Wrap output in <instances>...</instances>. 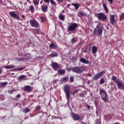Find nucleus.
<instances>
[{
	"instance_id": "2f4dec72",
	"label": "nucleus",
	"mask_w": 124,
	"mask_h": 124,
	"mask_svg": "<svg viewBox=\"0 0 124 124\" xmlns=\"http://www.w3.org/2000/svg\"><path fill=\"white\" fill-rule=\"evenodd\" d=\"M104 82H105V80H104V78H102L100 80V85H102V84H104Z\"/></svg>"
},
{
	"instance_id": "052dcab7",
	"label": "nucleus",
	"mask_w": 124,
	"mask_h": 124,
	"mask_svg": "<svg viewBox=\"0 0 124 124\" xmlns=\"http://www.w3.org/2000/svg\"><path fill=\"white\" fill-rule=\"evenodd\" d=\"M54 119H59V118H58V117L55 116Z\"/></svg>"
},
{
	"instance_id": "9b49d317",
	"label": "nucleus",
	"mask_w": 124,
	"mask_h": 124,
	"mask_svg": "<svg viewBox=\"0 0 124 124\" xmlns=\"http://www.w3.org/2000/svg\"><path fill=\"white\" fill-rule=\"evenodd\" d=\"M103 74H104V73L102 71L98 73H97L93 77V80H97L98 79H99L100 78V77H101V76H102V75H103Z\"/></svg>"
},
{
	"instance_id": "1a4fd4ad",
	"label": "nucleus",
	"mask_w": 124,
	"mask_h": 124,
	"mask_svg": "<svg viewBox=\"0 0 124 124\" xmlns=\"http://www.w3.org/2000/svg\"><path fill=\"white\" fill-rule=\"evenodd\" d=\"M33 90V87L31 86V85H26L23 87V91L24 92H27V93H31Z\"/></svg>"
},
{
	"instance_id": "7c9ffc66",
	"label": "nucleus",
	"mask_w": 124,
	"mask_h": 124,
	"mask_svg": "<svg viewBox=\"0 0 124 124\" xmlns=\"http://www.w3.org/2000/svg\"><path fill=\"white\" fill-rule=\"evenodd\" d=\"M78 13L80 16H87V14L84 13L82 11H80Z\"/></svg>"
},
{
	"instance_id": "4468645a",
	"label": "nucleus",
	"mask_w": 124,
	"mask_h": 124,
	"mask_svg": "<svg viewBox=\"0 0 124 124\" xmlns=\"http://www.w3.org/2000/svg\"><path fill=\"white\" fill-rule=\"evenodd\" d=\"M79 61L80 62H82V63H84L85 64H89V63H90L89 60H87L86 59L83 58H80Z\"/></svg>"
},
{
	"instance_id": "cd10ccee",
	"label": "nucleus",
	"mask_w": 124,
	"mask_h": 124,
	"mask_svg": "<svg viewBox=\"0 0 124 124\" xmlns=\"http://www.w3.org/2000/svg\"><path fill=\"white\" fill-rule=\"evenodd\" d=\"M103 7H104L106 13H108V8L106 6L105 3H103Z\"/></svg>"
},
{
	"instance_id": "58836bf2",
	"label": "nucleus",
	"mask_w": 124,
	"mask_h": 124,
	"mask_svg": "<svg viewBox=\"0 0 124 124\" xmlns=\"http://www.w3.org/2000/svg\"><path fill=\"white\" fill-rule=\"evenodd\" d=\"M40 19L41 20V22H45V21H46V18L44 16H40Z\"/></svg>"
},
{
	"instance_id": "a211bd4d",
	"label": "nucleus",
	"mask_w": 124,
	"mask_h": 124,
	"mask_svg": "<svg viewBox=\"0 0 124 124\" xmlns=\"http://www.w3.org/2000/svg\"><path fill=\"white\" fill-rule=\"evenodd\" d=\"M68 81V80L67 79V78H65V77H63L62 78H61V80H60V84H62L63 83H65L66 82H67Z\"/></svg>"
},
{
	"instance_id": "ddd939ff",
	"label": "nucleus",
	"mask_w": 124,
	"mask_h": 124,
	"mask_svg": "<svg viewBox=\"0 0 124 124\" xmlns=\"http://www.w3.org/2000/svg\"><path fill=\"white\" fill-rule=\"evenodd\" d=\"M41 9L43 12H47L48 11V6L45 3L41 6Z\"/></svg>"
},
{
	"instance_id": "9d476101",
	"label": "nucleus",
	"mask_w": 124,
	"mask_h": 124,
	"mask_svg": "<svg viewBox=\"0 0 124 124\" xmlns=\"http://www.w3.org/2000/svg\"><path fill=\"white\" fill-rule=\"evenodd\" d=\"M71 116L73 118V121H80V120L81 119L80 115H78V114H76L74 112H72L71 114Z\"/></svg>"
},
{
	"instance_id": "37998d69",
	"label": "nucleus",
	"mask_w": 124,
	"mask_h": 124,
	"mask_svg": "<svg viewBox=\"0 0 124 124\" xmlns=\"http://www.w3.org/2000/svg\"><path fill=\"white\" fill-rule=\"evenodd\" d=\"M78 91H79V89H77V90H75L74 91V93H73V94H74V93H78Z\"/></svg>"
},
{
	"instance_id": "423d86ee",
	"label": "nucleus",
	"mask_w": 124,
	"mask_h": 124,
	"mask_svg": "<svg viewBox=\"0 0 124 124\" xmlns=\"http://www.w3.org/2000/svg\"><path fill=\"white\" fill-rule=\"evenodd\" d=\"M78 27V24L77 23H72L67 28L68 31H75L76 29Z\"/></svg>"
},
{
	"instance_id": "338daca9",
	"label": "nucleus",
	"mask_w": 124,
	"mask_h": 124,
	"mask_svg": "<svg viewBox=\"0 0 124 124\" xmlns=\"http://www.w3.org/2000/svg\"><path fill=\"white\" fill-rule=\"evenodd\" d=\"M63 12H64V10L62 11V13H63Z\"/></svg>"
},
{
	"instance_id": "e2e57ef3",
	"label": "nucleus",
	"mask_w": 124,
	"mask_h": 124,
	"mask_svg": "<svg viewBox=\"0 0 124 124\" xmlns=\"http://www.w3.org/2000/svg\"><path fill=\"white\" fill-rule=\"evenodd\" d=\"M29 59H30V57H28L27 58H25L26 60H29Z\"/></svg>"
},
{
	"instance_id": "473e14b6",
	"label": "nucleus",
	"mask_w": 124,
	"mask_h": 124,
	"mask_svg": "<svg viewBox=\"0 0 124 124\" xmlns=\"http://www.w3.org/2000/svg\"><path fill=\"white\" fill-rule=\"evenodd\" d=\"M60 81V79H54L53 80V85H56V84H58V82Z\"/></svg>"
},
{
	"instance_id": "8fccbe9b",
	"label": "nucleus",
	"mask_w": 124,
	"mask_h": 124,
	"mask_svg": "<svg viewBox=\"0 0 124 124\" xmlns=\"http://www.w3.org/2000/svg\"><path fill=\"white\" fill-rule=\"evenodd\" d=\"M45 2H46L47 3H49L50 2V0H44Z\"/></svg>"
},
{
	"instance_id": "f3484780",
	"label": "nucleus",
	"mask_w": 124,
	"mask_h": 124,
	"mask_svg": "<svg viewBox=\"0 0 124 124\" xmlns=\"http://www.w3.org/2000/svg\"><path fill=\"white\" fill-rule=\"evenodd\" d=\"M59 56V53L56 52V51H53V53L49 54V56L51 58H55Z\"/></svg>"
},
{
	"instance_id": "49530a36",
	"label": "nucleus",
	"mask_w": 124,
	"mask_h": 124,
	"mask_svg": "<svg viewBox=\"0 0 124 124\" xmlns=\"http://www.w3.org/2000/svg\"><path fill=\"white\" fill-rule=\"evenodd\" d=\"M16 97V98H20V97H21V94H18Z\"/></svg>"
},
{
	"instance_id": "774afa93",
	"label": "nucleus",
	"mask_w": 124,
	"mask_h": 124,
	"mask_svg": "<svg viewBox=\"0 0 124 124\" xmlns=\"http://www.w3.org/2000/svg\"><path fill=\"white\" fill-rule=\"evenodd\" d=\"M118 124V123H114V124Z\"/></svg>"
},
{
	"instance_id": "4c0bfd02",
	"label": "nucleus",
	"mask_w": 124,
	"mask_h": 124,
	"mask_svg": "<svg viewBox=\"0 0 124 124\" xmlns=\"http://www.w3.org/2000/svg\"><path fill=\"white\" fill-rule=\"evenodd\" d=\"M5 97L3 95L0 94V100H4Z\"/></svg>"
},
{
	"instance_id": "a19ab883",
	"label": "nucleus",
	"mask_w": 124,
	"mask_h": 124,
	"mask_svg": "<svg viewBox=\"0 0 124 124\" xmlns=\"http://www.w3.org/2000/svg\"><path fill=\"white\" fill-rule=\"evenodd\" d=\"M30 10L31 12H33V10H34V7H33V5L30 6Z\"/></svg>"
},
{
	"instance_id": "bf43d9fd",
	"label": "nucleus",
	"mask_w": 124,
	"mask_h": 124,
	"mask_svg": "<svg viewBox=\"0 0 124 124\" xmlns=\"http://www.w3.org/2000/svg\"><path fill=\"white\" fill-rule=\"evenodd\" d=\"M42 3H43V0H41V1H40V4H42Z\"/></svg>"
},
{
	"instance_id": "0eeeda50",
	"label": "nucleus",
	"mask_w": 124,
	"mask_h": 124,
	"mask_svg": "<svg viewBox=\"0 0 124 124\" xmlns=\"http://www.w3.org/2000/svg\"><path fill=\"white\" fill-rule=\"evenodd\" d=\"M96 16L98 20H102V21H105L107 19V16L103 13H97Z\"/></svg>"
},
{
	"instance_id": "13d9d810",
	"label": "nucleus",
	"mask_w": 124,
	"mask_h": 124,
	"mask_svg": "<svg viewBox=\"0 0 124 124\" xmlns=\"http://www.w3.org/2000/svg\"><path fill=\"white\" fill-rule=\"evenodd\" d=\"M70 4H68V5H67V7L68 8H69V7H70Z\"/></svg>"
},
{
	"instance_id": "f8f14e48",
	"label": "nucleus",
	"mask_w": 124,
	"mask_h": 124,
	"mask_svg": "<svg viewBox=\"0 0 124 124\" xmlns=\"http://www.w3.org/2000/svg\"><path fill=\"white\" fill-rule=\"evenodd\" d=\"M51 66L54 70H55V71H57V70H58V68L60 67V66H59V64L56 62H53L51 64Z\"/></svg>"
},
{
	"instance_id": "0e129e2a",
	"label": "nucleus",
	"mask_w": 124,
	"mask_h": 124,
	"mask_svg": "<svg viewBox=\"0 0 124 124\" xmlns=\"http://www.w3.org/2000/svg\"><path fill=\"white\" fill-rule=\"evenodd\" d=\"M28 55V56H30V54H27L26 55V56H27V55Z\"/></svg>"
},
{
	"instance_id": "c03bdc74",
	"label": "nucleus",
	"mask_w": 124,
	"mask_h": 124,
	"mask_svg": "<svg viewBox=\"0 0 124 124\" xmlns=\"http://www.w3.org/2000/svg\"><path fill=\"white\" fill-rule=\"evenodd\" d=\"M72 68H73V67H71V68H68L67 69V70H68V71H73V70Z\"/></svg>"
},
{
	"instance_id": "dca6fc26",
	"label": "nucleus",
	"mask_w": 124,
	"mask_h": 124,
	"mask_svg": "<svg viewBox=\"0 0 124 124\" xmlns=\"http://www.w3.org/2000/svg\"><path fill=\"white\" fill-rule=\"evenodd\" d=\"M115 15H110V23L112 24V25H114L115 24Z\"/></svg>"
},
{
	"instance_id": "c756f323",
	"label": "nucleus",
	"mask_w": 124,
	"mask_h": 124,
	"mask_svg": "<svg viewBox=\"0 0 124 124\" xmlns=\"http://www.w3.org/2000/svg\"><path fill=\"white\" fill-rule=\"evenodd\" d=\"M33 2L34 5H38L39 4V0H33Z\"/></svg>"
},
{
	"instance_id": "680f3d73",
	"label": "nucleus",
	"mask_w": 124,
	"mask_h": 124,
	"mask_svg": "<svg viewBox=\"0 0 124 124\" xmlns=\"http://www.w3.org/2000/svg\"><path fill=\"white\" fill-rule=\"evenodd\" d=\"M22 18H25V15H22Z\"/></svg>"
},
{
	"instance_id": "6e6552de",
	"label": "nucleus",
	"mask_w": 124,
	"mask_h": 124,
	"mask_svg": "<svg viewBox=\"0 0 124 124\" xmlns=\"http://www.w3.org/2000/svg\"><path fill=\"white\" fill-rule=\"evenodd\" d=\"M9 14L10 15L11 17H12V18H14V19H16L18 21H20V17H19V15H17L15 12L10 11L9 12Z\"/></svg>"
},
{
	"instance_id": "5701e85b",
	"label": "nucleus",
	"mask_w": 124,
	"mask_h": 124,
	"mask_svg": "<svg viewBox=\"0 0 124 124\" xmlns=\"http://www.w3.org/2000/svg\"><path fill=\"white\" fill-rule=\"evenodd\" d=\"M112 80L116 84L120 80V79H117V77L116 76H112Z\"/></svg>"
},
{
	"instance_id": "4d7b16f0",
	"label": "nucleus",
	"mask_w": 124,
	"mask_h": 124,
	"mask_svg": "<svg viewBox=\"0 0 124 124\" xmlns=\"http://www.w3.org/2000/svg\"><path fill=\"white\" fill-rule=\"evenodd\" d=\"M92 74H89L88 75V76L89 77H92Z\"/></svg>"
},
{
	"instance_id": "e433bc0d",
	"label": "nucleus",
	"mask_w": 124,
	"mask_h": 124,
	"mask_svg": "<svg viewBox=\"0 0 124 124\" xmlns=\"http://www.w3.org/2000/svg\"><path fill=\"white\" fill-rule=\"evenodd\" d=\"M35 31L37 33V34H39L41 33V31L40 30V29H36Z\"/></svg>"
},
{
	"instance_id": "20e7f679",
	"label": "nucleus",
	"mask_w": 124,
	"mask_h": 124,
	"mask_svg": "<svg viewBox=\"0 0 124 124\" xmlns=\"http://www.w3.org/2000/svg\"><path fill=\"white\" fill-rule=\"evenodd\" d=\"M100 93L101 97H102V99L106 102L107 101V99H108V95H107V93L106 92L104 91V90H100Z\"/></svg>"
},
{
	"instance_id": "f704fd0d",
	"label": "nucleus",
	"mask_w": 124,
	"mask_h": 124,
	"mask_svg": "<svg viewBox=\"0 0 124 124\" xmlns=\"http://www.w3.org/2000/svg\"><path fill=\"white\" fill-rule=\"evenodd\" d=\"M70 81L71 83H73V82H74V77H73V76H71L70 77Z\"/></svg>"
},
{
	"instance_id": "aec40b11",
	"label": "nucleus",
	"mask_w": 124,
	"mask_h": 124,
	"mask_svg": "<svg viewBox=\"0 0 124 124\" xmlns=\"http://www.w3.org/2000/svg\"><path fill=\"white\" fill-rule=\"evenodd\" d=\"M49 48H52V49H58V46H56V44L51 43L49 45Z\"/></svg>"
},
{
	"instance_id": "6e6d98bb",
	"label": "nucleus",
	"mask_w": 124,
	"mask_h": 124,
	"mask_svg": "<svg viewBox=\"0 0 124 124\" xmlns=\"http://www.w3.org/2000/svg\"><path fill=\"white\" fill-rule=\"evenodd\" d=\"M57 1H60V2H62L63 0H56Z\"/></svg>"
},
{
	"instance_id": "864d4df0",
	"label": "nucleus",
	"mask_w": 124,
	"mask_h": 124,
	"mask_svg": "<svg viewBox=\"0 0 124 124\" xmlns=\"http://www.w3.org/2000/svg\"><path fill=\"white\" fill-rule=\"evenodd\" d=\"M24 69L23 68H18L17 69V70H19V71H21V70H23Z\"/></svg>"
},
{
	"instance_id": "de8ad7c7",
	"label": "nucleus",
	"mask_w": 124,
	"mask_h": 124,
	"mask_svg": "<svg viewBox=\"0 0 124 124\" xmlns=\"http://www.w3.org/2000/svg\"><path fill=\"white\" fill-rule=\"evenodd\" d=\"M79 96H80V97H84V93H80L79 94Z\"/></svg>"
},
{
	"instance_id": "412c9836",
	"label": "nucleus",
	"mask_w": 124,
	"mask_h": 124,
	"mask_svg": "<svg viewBox=\"0 0 124 124\" xmlns=\"http://www.w3.org/2000/svg\"><path fill=\"white\" fill-rule=\"evenodd\" d=\"M58 73L60 75H62V74H64V73H65V70L63 69H58Z\"/></svg>"
},
{
	"instance_id": "6ab92c4d",
	"label": "nucleus",
	"mask_w": 124,
	"mask_h": 124,
	"mask_svg": "<svg viewBox=\"0 0 124 124\" xmlns=\"http://www.w3.org/2000/svg\"><path fill=\"white\" fill-rule=\"evenodd\" d=\"M97 52V47L95 46H93L92 47V54H96Z\"/></svg>"
},
{
	"instance_id": "4be33fe9",
	"label": "nucleus",
	"mask_w": 124,
	"mask_h": 124,
	"mask_svg": "<svg viewBox=\"0 0 124 124\" xmlns=\"http://www.w3.org/2000/svg\"><path fill=\"white\" fill-rule=\"evenodd\" d=\"M14 67H15V66L13 65H9L5 66L4 67V68H6V69H11V68H14Z\"/></svg>"
},
{
	"instance_id": "f03ea898",
	"label": "nucleus",
	"mask_w": 124,
	"mask_h": 124,
	"mask_svg": "<svg viewBox=\"0 0 124 124\" xmlns=\"http://www.w3.org/2000/svg\"><path fill=\"white\" fill-rule=\"evenodd\" d=\"M98 27H99V25H97L96 27L94 29L93 34L97 35V36H101L102 35L103 29Z\"/></svg>"
},
{
	"instance_id": "b1692460",
	"label": "nucleus",
	"mask_w": 124,
	"mask_h": 124,
	"mask_svg": "<svg viewBox=\"0 0 124 124\" xmlns=\"http://www.w3.org/2000/svg\"><path fill=\"white\" fill-rule=\"evenodd\" d=\"M72 5L75 7L76 10H77L80 7V4L78 3H72Z\"/></svg>"
},
{
	"instance_id": "72a5a7b5",
	"label": "nucleus",
	"mask_w": 124,
	"mask_h": 124,
	"mask_svg": "<svg viewBox=\"0 0 124 124\" xmlns=\"http://www.w3.org/2000/svg\"><path fill=\"white\" fill-rule=\"evenodd\" d=\"M14 92H16V90L14 89V90H9L8 91V93H10V94H12V93H13Z\"/></svg>"
},
{
	"instance_id": "393cba45",
	"label": "nucleus",
	"mask_w": 124,
	"mask_h": 124,
	"mask_svg": "<svg viewBox=\"0 0 124 124\" xmlns=\"http://www.w3.org/2000/svg\"><path fill=\"white\" fill-rule=\"evenodd\" d=\"M7 85V82H0V89Z\"/></svg>"
},
{
	"instance_id": "c9c22d12",
	"label": "nucleus",
	"mask_w": 124,
	"mask_h": 124,
	"mask_svg": "<svg viewBox=\"0 0 124 124\" xmlns=\"http://www.w3.org/2000/svg\"><path fill=\"white\" fill-rule=\"evenodd\" d=\"M71 43L72 44H74V43L77 42V41L76 40V39H75V38H73L72 39H71Z\"/></svg>"
},
{
	"instance_id": "5fc2aeb1",
	"label": "nucleus",
	"mask_w": 124,
	"mask_h": 124,
	"mask_svg": "<svg viewBox=\"0 0 124 124\" xmlns=\"http://www.w3.org/2000/svg\"><path fill=\"white\" fill-rule=\"evenodd\" d=\"M98 123V119H96L95 121V124H97Z\"/></svg>"
},
{
	"instance_id": "7ed1b4c3",
	"label": "nucleus",
	"mask_w": 124,
	"mask_h": 124,
	"mask_svg": "<svg viewBox=\"0 0 124 124\" xmlns=\"http://www.w3.org/2000/svg\"><path fill=\"white\" fill-rule=\"evenodd\" d=\"M64 91L66 99L69 100V99H70V86L69 85H65L64 87Z\"/></svg>"
},
{
	"instance_id": "a878e982",
	"label": "nucleus",
	"mask_w": 124,
	"mask_h": 124,
	"mask_svg": "<svg viewBox=\"0 0 124 124\" xmlns=\"http://www.w3.org/2000/svg\"><path fill=\"white\" fill-rule=\"evenodd\" d=\"M59 18L61 21H64V16L62 13L60 14Z\"/></svg>"
},
{
	"instance_id": "a18cd8bd",
	"label": "nucleus",
	"mask_w": 124,
	"mask_h": 124,
	"mask_svg": "<svg viewBox=\"0 0 124 124\" xmlns=\"http://www.w3.org/2000/svg\"><path fill=\"white\" fill-rule=\"evenodd\" d=\"M36 110L38 111V110H40V107L39 106H37L36 108Z\"/></svg>"
},
{
	"instance_id": "2eb2a0df",
	"label": "nucleus",
	"mask_w": 124,
	"mask_h": 124,
	"mask_svg": "<svg viewBox=\"0 0 124 124\" xmlns=\"http://www.w3.org/2000/svg\"><path fill=\"white\" fill-rule=\"evenodd\" d=\"M116 84L119 89H124V86L121 80H119L116 82Z\"/></svg>"
},
{
	"instance_id": "ea45409f",
	"label": "nucleus",
	"mask_w": 124,
	"mask_h": 124,
	"mask_svg": "<svg viewBox=\"0 0 124 124\" xmlns=\"http://www.w3.org/2000/svg\"><path fill=\"white\" fill-rule=\"evenodd\" d=\"M25 77H26V76L21 75V76L19 77L18 80H22V79H24V78H25Z\"/></svg>"
},
{
	"instance_id": "c85d7f7f",
	"label": "nucleus",
	"mask_w": 124,
	"mask_h": 124,
	"mask_svg": "<svg viewBox=\"0 0 124 124\" xmlns=\"http://www.w3.org/2000/svg\"><path fill=\"white\" fill-rule=\"evenodd\" d=\"M51 5H54V6H57V3L54 0H49Z\"/></svg>"
},
{
	"instance_id": "39448f33",
	"label": "nucleus",
	"mask_w": 124,
	"mask_h": 124,
	"mask_svg": "<svg viewBox=\"0 0 124 124\" xmlns=\"http://www.w3.org/2000/svg\"><path fill=\"white\" fill-rule=\"evenodd\" d=\"M30 26L32 28H39V27H40L38 22L34 19H31L30 20Z\"/></svg>"
},
{
	"instance_id": "603ef678",
	"label": "nucleus",
	"mask_w": 124,
	"mask_h": 124,
	"mask_svg": "<svg viewBox=\"0 0 124 124\" xmlns=\"http://www.w3.org/2000/svg\"><path fill=\"white\" fill-rule=\"evenodd\" d=\"M108 1H109L110 3H113V0H108Z\"/></svg>"
},
{
	"instance_id": "69168bd1",
	"label": "nucleus",
	"mask_w": 124,
	"mask_h": 124,
	"mask_svg": "<svg viewBox=\"0 0 124 124\" xmlns=\"http://www.w3.org/2000/svg\"><path fill=\"white\" fill-rule=\"evenodd\" d=\"M30 0H27V1H28V2H30Z\"/></svg>"
},
{
	"instance_id": "f257e3e1",
	"label": "nucleus",
	"mask_w": 124,
	"mask_h": 124,
	"mask_svg": "<svg viewBox=\"0 0 124 124\" xmlns=\"http://www.w3.org/2000/svg\"><path fill=\"white\" fill-rule=\"evenodd\" d=\"M73 72L77 73L78 74L82 73L83 71H86V66H75L72 68Z\"/></svg>"
},
{
	"instance_id": "79ce46f5",
	"label": "nucleus",
	"mask_w": 124,
	"mask_h": 124,
	"mask_svg": "<svg viewBox=\"0 0 124 124\" xmlns=\"http://www.w3.org/2000/svg\"><path fill=\"white\" fill-rule=\"evenodd\" d=\"M120 18H121V19H124V13H123L121 15H120Z\"/></svg>"
},
{
	"instance_id": "3c124183",
	"label": "nucleus",
	"mask_w": 124,
	"mask_h": 124,
	"mask_svg": "<svg viewBox=\"0 0 124 124\" xmlns=\"http://www.w3.org/2000/svg\"><path fill=\"white\" fill-rule=\"evenodd\" d=\"M2 71H3L2 68H0V74H1V73H2Z\"/></svg>"
},
{
	"instance_id": "bb28decb",
	"label": "nucleus",
	"mask_w": 124,
	"mask_h": 124,
	"mask_svg": "<svg viewBox=\"0 0 124 124\" xmlns=\"http://www.w3.org/2000/svg\"><path fill=\"white\" fill-rule=\"evenodd\" d=\"M30 111H31V109H30V108H29L26 107L24 108L23 112V113H25L26 114V113H29V112H30Z\"/></svg>"
},
{
	"instance_id": "09e8293b",
	"label": "nucleus",
	"mask_w": 124,
	"mask_h": 124,
	"mask_svg": "<svg viewBox=\"0 0 124 124\" xmlns=\"http://www.w3.org/2000/svg\"><path fill=\"white\" fill-rule=\"evenodd\" d=\"M86 107L88 109V110H90V109H91V106L89 105H87Z\"/></svg>"
}]
</instances>
